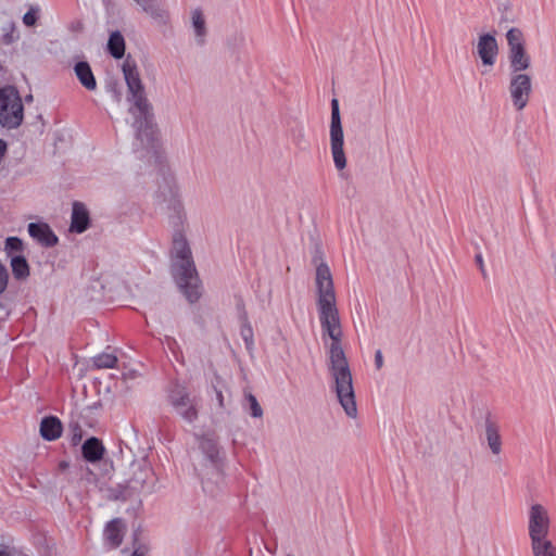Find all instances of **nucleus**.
<instances>
[{
	"mask_svg": "<svg viewBox=\"0 0 556 556\" xmlns=\"http://www.w3.org/2000/svg\"><path fill=\"white\" fill-rule=\"evenodd\" d=\"M315 269V294L319 321L324 333L331 343L328 346V368L333 383V391L345 414L351 418L357 416V405L353 387L352 372L341 345L343 331L337 307L333 278L329 266L320 258Z\"/></svg>",
	"mask_w": 556,
	"mask_h": 556,
	"instance_id": "f257e3e1",
	"label": "nucleus"
},
{
	"mask_svg": "<svg viewBox=\"0 0 556 556\" xmlns=\"http://www.w3.org/2000/svg\"><path fill=\"white\" fill-rule=\"evenodd\" d=\"M172 256L174 258L173 270L179 288L190 303L197 302L201 296L200 280L187 238L180 230L173 235Z\"/></svg>",
	"mask_w": 556,
	"mask_h": 556,
	"instance_id": "f03ea898",
	"label": "nucleus"
},
{
	"mask_svg": "<svg viewBox=\"0 0 556 556\" xmlns=\"http://www.w3.org/2000/svg\"><path fill=\"white\" fill-rule=\"evenodd\" d=\"M202 460L195 469L202 480L204 492L214 495L223 481L222 459L217 442L212 437H203L200 440Z\"/></svg>",
	"mask_w": 556,
	"mask_h": 556,
	"instance_id": "7ed1b4c3",
	"label": "nucleus"
},
{
	"mask_svg": "<svg viewBox=\"0 0 556 556\" xmlns=\"http://www.w3.org/2000/svg\"><path fill=\"white\" fill-rule=\"evenodd\" d=\"M24 117L23 103L13 87L0 88V124L13 129L18 127Z\"/></svg>",
	"mask_w": 556,
	"mask_h": 556,
	"instance_id": "20e7f679",
	"label": "nucleus"
},
{
	"mask_svg": "<svg viewBox=\"0 0 556 556\" xmlns=\"http://www.w3.org/2000/svg\"><path fill=\"white\" fill-rule=\"evenodd\" d=\"M506 40L510 73H525L531 67L532 62L527 52L523 33L519 28L513 27L507 30Z\"/></svg>",
	"mask_w": 556,
	"mask_h": 556,
	"instance_id": "39448f33",
	"label": "nucleus"
},
{
	"mask_svg": "<svg viewBox=\"0 0 556 556\" xmlns=\"http://www.w3.org/2000/svg\"><path fill=\"white\" fill-rule=\"evenodd\" d=\"M329 139L334 166L338 170H342L346 167V157L344 152V132L337 99H332L331 101Z\"/></svg>",
	"mask_w": 556,
	"mask_h": 556,
	"instance_id": "423d86ee",
	"label": "nucleus"
},
{
	"mask_svg": "<svg viewBox=\"0 0 556 556\" xmlns=\"http://www.w3.org/2000/svg\"><path fill=\"white\" fill-rule=\"evenodd\" d=\"M123 74L131 96L130 101L135 109L144 117L150 112V104L144 96V87L142 85L139 71L136 63L129 58L126 59L122 66Z\"/></svg>",
	"mask_w": 556,
	"mask_h": 556,
	"instance_id": "0eeeda50",
	"label": "nucleus"
},
{
	"mask_svg": "<svg viewBox=\"0 0 556 556\" xmlns=\"http://www.w3.org/2000/svg\"><path fill=\"white\" fill-rule=\"evenodd\" d=\"M527 531L529 540L548 538L552 528L549 509L538 502L532 503L527 513Z\"/></svg>",
	"mask_w": 556,
	"mask_h": 556,
	"instance_id": "6e6552de",
	"label": "nucleus"
},
{
	"mask_svg": "<svg viewBox=\"0 0 556 556\" xmlns=\"http://www.w3.org/2000/svg\"><path fill=\"white\" fill-rule=\"evenodd\" d=\"M508 94L513 108L520 112L529 103L532 94V78L527 73H510L508 83Z\"/></svg>",
	"mask_w": 556,
	"mask_h": 556,
	"instance_id": "1a4fd4ad",
	"label": "nucleus"
},
{
	"mask_svg": "<svg viewBox=\"0 0 556 556\" xmlns=\"http://www.w3.org/2000/svg\"><path fill=\"white\" fill-rule=\"evenodd\" d=\"M473 47V53L481 60L482 65L492 68L500 51L495 36L490 33L480 34Z\"/></svg>",
	"mask_w": 556,
	"mask_h": 556,
	"instance_id": "9d476101",
	"label": "nucleus"
},
{
	"mask_svg": "<svg viewBox=\"0 0 556 556\" xmlns=\"http://www.w3.org/2000/svg\"><path fill=\"white\" fill-rule=\"evenodd\" d=\"M129 483L134 490H147L149 492L154 490V471L144 458L132 462Z\"/></svg>",
	"mask_w": 556,
	"mask_h": 556,
	"instance_id": "9b49d317",
	"label": "nucleus"
},
{
	"mask_svg": "<svg viewBox=\"0 0 556 556\" xmlns=\"http://www.w3.org/2000/svg\"><path fill=\"white\" fill-rule=\"evenodd\" d=\"M170 402L177 414L187 422L191 424L197 419L198 412L184 388H177L172 392Z\"/></svg>",
	"mask_w": 556,
	"mask_h": 556,
	"instance_id": "f8f14e48",
	"label": "nucleus"
},
{
	"mask_svg": "<svg viewBox=\"0 0 556 556\" xmlns=\"http://www.w3.org/2000/svg\"><path fill=\"white\" fill-rule=\"evenodd\" d=\"M29 236L46 248L58 244L59 239L51 227L46 223H30L27 226Z\"/></svg>",
	"mask_w": 556,
	"mask_h": 556,
	"instance_id": "ddd939ff",
	"label": "nucleus"
},
{
	"mask_svg": "<svg viewBox=\"0 0 556 556\" xmlns=\"http://www.w3.org/2000/svg\"><path fill=\"white\" fill-rule=\"evenodd\" d=\"M190 22L195 43L203 46L207 36L206 18L203 11L199 8L191 10Z\"/></svg>",
	"mask_w": 556,
	"mask_h": 556,
	"instance_id": "4468645a",
	"label": "nucleus"
},
{
	"mask_svg": "<svg viewBox=\"0 0 556 556\" xmlns=\"http://www.w3.org/2000/svg\"><path fill=\"white\" fill-rule=\"evenodd\" d=\"M90 218L86 205L81 202H74L72 208L71 231L81 233L89 227Z\"/></svg>",
	"mask_w": 556,
	"mask_h": 556,
	"instance_id": "2eb2a0df",
	"label": "nucleus"
},
{
	"mask_svg": "<svg viewBox=\"0 0 556 556\" xmlns=\"http://www.w3.org/2000/svg\"><path fill=\"white\" fill-rule=\"evenodd\" d=\"M104 452L105 448L102 442L94 437L87 439L81 446L83 456L89 463H97L101 460Z\"/></svg>",
	"mask_w": 556,
	"mask_h": 556,
	"instance_id": "dca6fc26",
	"label": "nucleus"
},
{
	"mask_svg": "<svg viewBox=\"0 0 556 556\" xmlns=\"http://www.w3.org/2000/svg\"><path fill=\"white\" fill-rule=\"evenodd\" d=\"M40 434L47 441H54L62 434V424L53 416L45 417L40 422Z\"/></svg>",
	"mask_w": 556,
	"mask_h": 556,
	"instance_id": "f3484780",
	"label": "nucleus"
},
{
	"mask_svg": "<svg viewBox=\"0 0 556 556\" xmlns=\"http://www.w3.org/2000/svg\"><path fill=\"white\" fill-rule=\"evenodd\" d=\"M125 532V525L121 519L110 521L104 530V538L106 543L112 547H117Z\"/></svg>",
	"mask_w": 556,
	"mask_h": 556,
	"instance_id": "a211bd4d",
	"label": "nucleus"
},
{
	"mask_svg": "<svg viewBox=\"0 0 556 556\" xmlns=\"http://www.w3.org/2000/svg\"><path fill=\"white\" fill-rule=\"evenodd\" d=\"M485 439L492 454L500 455L502 452L500 427L490 419H486L485 421Z\"/></svg>",
	"mask_w": 556,
	"mask_h": 556,
	"instance_id": "6ab92c4d",
	"label": "nucleus"
},
{
	"mask_svg": "<svg viewBox=\"0 0 556 556\" xmlns=\"http://www.w3.org/2000/svg\"><path fill=\"white\" fill-rule=\"evenodd\" d=\"M74 72L79 83L87 90L93 91L97 89L96 78L93 76L90 65L87 62L80 61L76 63V65L74 66Z\"/></svg>",
	"mask_w": 556,
	"mask_h": 556,
	"instance_id": "aec40b11",
	"label": "nucleus"
},
{
	"mask_svg": "<svg viewBox=\"0 0 556 556\" xmlns=\"http://www.w3.org/2000/svg\"><path fill=\"white\" fill-rule=\"evenodd\" d=\"M533 556H556V545L548 538L530 541Z\"/></svg>",
	"mask_w": 556,
	"mask_h": 556,
	"instance_id": "412c9836",
	"label": "nucleus"
},
{
	"mask_svg": "<svg viewBox=\"0 0 556 556\" xmlns=\"http://www.w3.org/2000/svg\"><path fill=\"white\" fill-rule=\"evenodd\" d=\"M10 265L15 279L25 280L29 277V265L23 255L12 256Z\"/></svg>",
	"mask_w": 556,
	"mask_h": 556,
	"instance_id": "4be33fe9",
	"label": "nucleus"
},
{
	"mask_svg": "<svg viewBox=\"0 0 556 556\" xmlns=\"http://www.w3.org/2000/svg\"><path fill=\"white\" fill-rule=\"evenodd\" d=\"M108 49L112 56L121 59L125 52V40L119 31L110 35Z\"/></svg>",
	"mask_w": 556,
	"mask_h": 556,
	"instance_id": "5701e85b",
	"label": "nucleus"
},
{
	"mask_svg": "<svg viewBox=\"0 0 556 556\" xmlns=\"http://www.w3.org/2000/svg\"><path fill=\"white\" fill-rule=\"evenodd\" d=\"M243 407L249 410L250 415L254 418H262L263 416V409L257 402L256 397L250 393H244V403Z\"/></svg>",
	"mask_w": 556,
	"mask_h": 556,
	"instance_id": "b1692460",
	"label": "nucleus"
},
{
	"mask_svg": "<svg viewBox=\"0 0 556 556\" xmlns=\"http://www.w3.org/2000/svg\"><path fill=\"white\" fill-rule=\"evenodd\" d=\"M92 363L98 369L114 368L117 363V357L110 353H102L94 356Z\"/></svg>",
	"mask_w": 556,
	"mask_h": 556,
	"instance_id": "393cba45",
	"label": "nucleus"
},
{
	"mask_svg": "<svg viewBox=\"0 0 556 556\" xmlns=\"http://www.w3.org/2000/svg\"><path fill=\"white\" fill-rule=\"evenodd\" d=\"M146 13L152 17H161L162 11L159 5V0H134Z\"/></svg>",
	"mask_w": 556,
	"mask_h": 556,
	"instance_id": "a878e982",
	"label": "nucleus"
},
{
	"mask_svg": "<svg viewBox=\"0 0 556 556\" xmlns=\"http://www.w3.org/2000/svg\"><path fill=\"white\" fill-rule=\"evenodd\" d=\"M24 249L23 241L17 237H9L5 240L4 250L8 255H12L14 252H22Z\"/></svg>",
	"mask_w": 556,
	"mask_h": 556,
	"instance_id": "bb28decb",
	"label": "nucleus"
},
{
	"mask_svg": "<svg viewBox=\"0 0 556 556\" xmlns=\"http://www.w3.org/2000/svg\"><path fill=\"white\" fill-rule=\"evenodd\" d=\"M38 13H39V9L38 8H30L23 16V23L28 26V27H31L36 24L37 20H38Z\"/></svg>",
	"mask_w": 556,
	"mask_h": 556,
	"instance_id": "cd10ccee",
	"label": "nucleus"
},
{
	"mask_svg": "<svg viewBox=\"0 0 556 556\" xmlns=\"http://www.w3.org/2000/svg\"><path fill=\"white\" fill-rule=\"evenodd\" d=\"M9 281V274L3 264L0 263V294H2L7 287Z\"/></svg>",
	"mask_w": 556,
	"mask_h": 556,
	"instance_id": "c85d7f7f",
	"label": "nucleus"
},
{
	"mask_svg": "<svg viewBox=\"0 0 556 556\" xmlns=\"http://www.w3.org/2000/svg\"><path fill=\"white\" fill-rule=\"evenodd\" d=\"M175 210L177 211V217H178L180 224H182L184 220L186 219V213L184 211L182 205L180 203H177L175 205Z\"/></svg>",
	"mask_w": 556,
	"mask_h": 556,
	"instance_id": "c756f323",
	"label": "nucleus"
},
{
	"mask_svg": "<svg viewBox=\"0 0 556 556\" xmlns=\"http://www.w3.org/2000/svg\"><path fill=\"white\" fill-rule=\"evenodd\" d=\"M375 365L377 369H381L383 366V356L380 350L375 353Z\"/></svg>",
	"mask_w": 556,
	"mask_h": 556,
	"instance_id": "7c9ffc66",
	"label": "nucleus"
},
{
	"mask_svg": "<svg viewBox=\"0 0 556 556\" xmlns=\"http://www.w3.org/2000/svg\"><path fill=\"white\" fill-rule=\"evenodd\" d=\"M148 548L146 546H138L134 549L131 556H146Z\"/></svg>",
	"mask_w": 556,
	"mask_h": 556,
	"instance_id": "2f4dec72",
	"label": "nucleus"
},
{
	"mask_svg": "<svg viewBox=\"0 0 556 556\" xmlns=\"http://www.w3.org/2000/svg\"><path fill=\"white\" fill-rule=\"evenodd\" d=\"M5 153H7V143L2 139H0V163L2 162Z\"/></svg>",
	"mask_w": 556,
	"mask_h": 556,
	"instance_id": "473e14b6",
	"label": "nucleus"
},
{
	"mask_svg": "<svg viewBox=\"0 0 556 556\" xmlns=\"http://www.w3.org/2000/svg\"><path fill=\"white\" fill-rule=\"evenodd\" d=\"M75 430H77V432H75L74 435H73V439H72L73 444H77L80 441V439H81V433H80L79 428L76 427Z\"/></svg>",
	"mask_w": 556,
	"mask_h": 556,
	"instance_id": "72a5a7b5",
	"label": "nucleus"
},
{
	"mask_svg": "<svg viewBox=\"0 0 556 556\" xmlns=\"http://www.w3.org/2000/svg\"><path fill=\"white\" fill-rule=\"evenodd\" d=\"M217 401L220 407H224V396L220 391L217 392Z\"/></svg>",
	"mask_w": 556,
	"mask_h": 556,
	"instance_id": "f704fd0d",
	"label": "nucleus"
},
{
	"mask_svg": "<svg viewBox=\"0 0 556 556\" xmlns=\"http://www.w3.org/2000/svg\"><path fill=\"white\" fill-rule=\"evenodd\" d=\"M0 556H10V554L7 551H0Z\"/></svg>",
	"mask_w": 556,
	"mask_h": 556,
	"instance_id": "c9c22d12",
	"label": "nucleus"
},
{
	"mask_svg": "<svg viewBox=\"0 0 556 556\" xmlns=\"http://www.w3.org/2000/svg\"><path fill=\"white\" fill-rule=\"evenodd\" d=\"M301 138L304 137V134L302 131H300V135H299Z\"/></svg>",
	"mask_w": 556,
	"mask_h": 556,
	"instance_id": "e433bc0d",
	"label": "nucleus"
}]
</instances>
